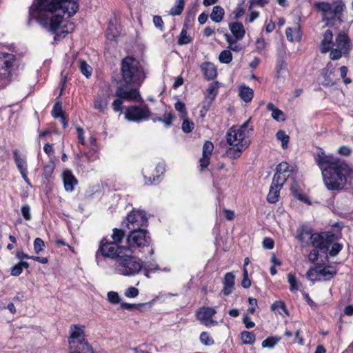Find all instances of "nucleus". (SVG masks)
Masks as SVG:
<instances>
[{
  "label": "nucleus",
  "instance_id": "nucleus-1",
  "mask_svg": "<svg viewBox=\"0 0 353 353\" xmlns=\"http://www.w3.org/2000/svg\"><path fill=\"white\" fill-rule=\"evenodd\" d=\"M120 75V83L113 95L117 98L111 105L115 112L122 111L125 101L134 102L142 101L139 88L146 77L144 68L141 62L131 55H127L121 59Z\"/></svg>",
  "mask_w": 353,
  "mask_h": 353
},
{
  "label": "nucleus",
  "instance_id": "nucleus-2",
  "mask_svg": "<svg viewBox=\"0 0 353 353\" xmlns=\"http://www.w3.org/2000/svg\"><path fill=\"white\" fill-rule=\"evenodd\" d=\"M79 0H35L30 8L28 21L35 19L42 27L56 35L63 21V17L55 14L50 17L45 12L53 13L61 11L68 18L73 17L79 10Z\"/></svg>",
  "mask_w": 353,
  "mask_h": 353
},
{
  "label": "nucleus",
  "instance_id": "nucleus-3",
  "mask_svg": "<svg viewBox=\"0 0 353 353\" xmlns=\"http://www.w3.org/2000/svg\"><path fill=\"white\" fill-rule=\"evenodd\" d=\"M314 160L321 170L323 183L330 191L343 190L347 178H353V170L345 161L333 155H327L321 149L314 157Z\"/></svg>",
  "mask_w": 353,
  "mask_h": 353
},
{
  "label": "nucleus",
  "instance_id": "nucleus-4",
  "mask_svg": "<svg viewBox=\"0 0 353 353\" xmlns=\"http://www.w3.org/2000/svg\"><path fill=\"white\" fill-rule=\"evenodd\" d=\"M127 237L125 232L122 228H114L110 238L103 236L99 243V248L95 253V261L99 266H103L110 256H117L116 254L127 250V245H122L124 239Z\"/></svg>",
  "mask_w": 353,
  "mask_h": 353
},
{
  "label": "nucleus",
  "instance_id": "nucleus-5",
  "mask_svg": "<svg viewBox=\"0 0 353 353\" xmlns=\"http://www.w3.org/2000/svg\"><path fill=\"white\" fill-rule=\"evenodd\" d=\"M312 229L305 225L297 229V240L306 245L310 243L313 248H319L322 252L327 253L330 245L339 240L340 236L331 231L312 233Z\"/></svg>",
  "mask_w": 353,
  "mask_h": 353
},
{
  "label": "nucleus",
  "instance_id": "nucleus-6",
  "mask_svg": "<svg viewBox=\"0 0 353 353\" xmlns=\"http://www.w3.org/2000/svg\"><path fill=\"white\" fill-rule=\"evenodd\" d=\"M314 9L321 12L322 21L325 23L327 26H333L336 21L341 23L343 17V12L346 6L343 0H335L332 3L327 1H316L314 3Z\"/></svg>",
  "mask_w": 353,
  "mask_h": 353
},
{
  "label": "nucleus",
  "instance_id": "nucleus-7",
  "mask_svg": "<svg viewBox=\"0 0 353 353\" xmlns=\"http://www.w3.org/2000/svg\"><path fill=\"white\" fill-rule=\"evenodd\" d=\"M134 252L127 249L121 253L116 254L117 256H110L107 259L114 261L117 271L121 275L134 276L137 274L143 268L141 261L137 260L134 256Z\"/></svg>",
  "mask_w": 353,
  "mask_h": 353
},
{
  "label": "nucleus",
  "instance_id": "nucleus-8",
  "mask_svg": "<svg viewBox=\"0 0 353 353\" xmlns=\"http://www.w3.org/2000/svg\"><path fill=\"white\" fill-rule=\"evenodd\" d=\"M85 326L72 324L68 336V353H94L92 346L85 339Z\"/></svg>",
  "mask_w": 353,
  "mask_h": 353
},
{
  "label": "nucleus",
  "instance_id": "nucleus-9",
  "mask_svg": "<svg viewBox=\"0 0 353 353\" xmlns=\"http://www.w3.org/2000/svg\"><path fill=\"white\" fill-rule=\"evenodd\" d=\"M127 249L134 253H143L147 251L149 256L154 254L152 239L148 230L129 231L126 237Z\"/></svg>",
  "mask_w": 353,
  "mask_h": 353
},
{
  "label": "nucleus",
  "instance_id": "nucleus-10",
  "mask_svg": "<svg viewBox=\"0 0 353 353\" xmlns=\"http://www.w3.org/2000/svg\"><path fill=\"white\" fill-rule=\"evenodd\" d=\"M252 118H249L245 122L239 126H232L226 133V141L228 145H239L248 148L250 143V135L254 131V128L250 123Z\"/></svg>",
  "mask_w": 353,
  "mask_h": 353
},
{
  "label": "nucleus",
  "instance_id": "nucleus-11",
  "mask_svg": "<svg viewBox=\"0 0 353 353\" xmlns=\"http://www.w3.org/2000/svg\"><path fill=\"white\" fill-rule=\"evenodd\" d=\"M151 115L152 112L146 104L129 105L124 112V117L127 121L138 123L148 120Z\"/></svg>",
  "mask_w": 353,
  "mask_h": 353
},
{
  "label": "nucleus",
  "instance_id": "nucleus-12",
  "mask_svg": "<svg viewBox=\"0 0 353 353\" xmlns=\"http://www.w3.org/2000/svg\"><path fill=\"white\" fill-rule=\"evenodd\" d=\"M125 224L130 231L143 230L148 225V219L144 211L133 210L125 216V221L122 222V226Z\"/></svg>",
  "mask_w": 353,
  "mask_h": 353
},
{
  "label": "nucleus",
  "instance_id": "nucleus-13",
  "mask_svg": "<svg viewBox=\"0 0 353 353\" xmlns=\"http://www.w3.org/2000/svg\"><path fill=\"white\" fill-rule=\"evenodd\" d=\"M17 61L16 55L0 51V81H9Z\"/></svg>",
  "mask_w": 353,
  "mask_h": 353
},
{
  "label": "nucleus",
  "instance_id": "nucleus-14",
  "mask_svg": "<svg viewBox=\"0 0 353 353\" xmlns=\"http://www.w3.org/2000/svg\"><path fill=\"white\" fill-rule=\"evenodd\" d=\"M110 88L99 89L94 97L93 107L101 113H105L108 109L109 101L112 97Z\"/></svg>",
  "mask_w": 353,
  "mask_h": 353
},
{
  "label": "nucleus",
  "instance_id": "nucleus-15",
  "mask_svg": "<svg viewBox=\"0 0 353 353\" xmlns=\"http://www.w3.org/2000/svg\"><path fill=\"white\" fill-rule=\"evenodd\" d=\"M216 310L212 307H200L195 312L196 319L205 326L215 325L217 321L213 320Z\"/></svg>",
  "mask_w": 353,
  "mask_h": 353
},
{
  "label": "nucleus",
  "instance_id": "nucleus-16",
  "mask_svg": "<svg viewBox=\"0 0 353 353\" xmlns=\"http://www.w3.org/2000/svg\"><path fill=\"white\" fill-rule=\"evenodd\" d=\"M290 165L286 161H282L276 165V172L273 176L272 181L284 185L290 177L292 170Z\"/></svg>",
  "mask_w": 353,
  "mask_h": 353
},
{
  "label": "nucleus",
  "instance_id": "nucleus-17",
  "mask_svg": "<svg viewBox=\"0 0 353 353\" xmlns=\"http://www.w3.org/2000/svg\"><path fill=\"white\" fill-rule=\"evenodd\" d=\"M321 74L323 79L321 84L325 88L336 85L340 80L335 74V68L332 62L327 63L326 66L322 69Z\"/></svg>",
  "mask_w": 353,
  "mask_h": 353
},
{
  "label": "nucleus",
  "instance_id": "nucleus-18",
  "mask_svg": "<svg viewBox=\"0 0 353 353\" xmlns=\"http://www.w3.org/2000/svg\"><path fill=\"white\" fill-rule=\"evenodd\" d=\"M13 159L16 166L21 174L23 180L30 184V179L28 177V162L26 154H22L17 149L12 150Z\"/></svg>",
  "mask_w": 353,
  "mask_h": 353
},
{
  "label": "nucleus",
  "instance_id": "nucleus-19",
  "mask_svg": "<svg viewBox=\"0 0 353 353\" xmlns=\"http://www.w3.org/2000/svg\"><path fill=\"white\" fill-rule=\"evenodd\" d=\"M214 148L212 141H205L204 142L202 148V157L199 159L198 165L200 172H203L208 168Z\"/></svg>",
  "mask_w": 353,
  "mask_h": 353
},
{
  "label": "nucleus",
  "instance_id": "nucleus-20",
  "mask_svg": "<svg viewBox=\"0 0 353 353\" xmlns=\"http://www.w3.org/2000/svg\"><path fill=\"white\" fill-rule=\"evenodd\" d=\"M64 189L66 192H71L78 184V180L69 169H65L61 174Z\"/></svg>",
  "mask_w": 353,
  "mask_h": 353
},
{
  "label": "nucleus",
  "instance_id": "nucleus-21",
  "mask_svg": "<svg viewBox=\"0 0 353 353\" xmlns=\"http://www.w3.org/2000/svg\"><path fill=\"white\" fill-rule=\"evenodd\" d=\"M335 45L337 48L349 54L352 48V44L348 34L343 32H339L336 37Z\"/></svg>",
  "mask_w": 353,
  "mask_h": 353
},
{
  "label": "nucleus",
  "instance_id": "nucleus-22",
  "mask_svg": "<svg viewBox=\"0 0 353 353\" xmlns=\"http://www.w3.org/2000/svg\"><path fill=\"white\" fill-rule=\"evenodd\" d=\"M223 288L222 289V294L224 296H228L231 294L234 289L235 285V275L232 272H227L223 279Z\"/></svg>",
  "mask_w": 353,
  "mask_h": 353
},
{
  "label": "nucleus",
  "instance_id": "nucleus-23",
  "mask_svg": "<svg viewBox=\"0 0 353 353\" xmlns=\"http://www.w3.org/2000/svg\"><path fill=\"white\" fill-rule=\"evenodd\" d=\"M229 29L232 34V37L234 41H241L245 34V30L243 24L240 21L231 22L228 24Z\"/></svg>",
  "mask_w": 353,
  "mask_h": 353
},
{
  "label": "nucleus",
  "instance_id": "nucleus-24",
  "mask_svg": "<svg viewBox=\"0 0 353 353\" xmlns=\"http://www.w3.org/2000/svg\"><path fill=\"white\" fill-rule=\"evenodd\" d=\"M204 78L208 81L214 80L217 77V69L213 63L205 61L200 65Z\"/></svg>",
  "mask_w": 353,
  "mask_h": 353
},
{
  "label": "nucleus",
  "instance_id": "nucleus-25",
  "mask_svg": "<svg viewBox=\"0 0 353 353\" xmlns=\"http://www.w3.org/2000/svg\"><path fill=\"white\" fill-rule=\"evenodd\" d=\"M283 185L272 181L271 185L269 188V192L267 195L266 199L269 203L274 204L277 203L280 199V192Z\"/></svg>",
  "mask_w": 353,
  "mask_h": 353
},
{
  "label": "nucleus",
  "instance_id": "nucleus-26",
  "mask_svg": "<svg viewBox=\"0 0 353 353\" xmlns=\"http://www.w3.org/2000/svg\"><path fill=\"white\" fill-rule=\"evenodd\" d=\"M222 170L225 172H228V168L225 167V164L223 162H219L214 169H212L210 171L211 176L212 177V183L214 188L216 189L220 188L221 179H219V174Z\"/></svg>",
  "mask_w": 353,
  "mask_h": 353
},
{
  "label": "nucleus",
  "instance_id": "nucleus-27",
  "mask_svg": "<svg viewBox=\"0 0 353 353\" xmlns=\"http://www.w3.org/2000/svg\"><path fill=\"white\" fill-rule=\"evenodd\" d=\"M287 39L290 42H299L302 39V31L299 23L295 28L288 27L285 30Z\"/></svg>",
  "mask_w": 353,
  "mask_h": 353
},
{
  "label": "nucleus",
  "instance_id": "nucleus-28",
  "mask_svg": "<svg viewBox=\"0 0 353 353\" xmlns=\"http://www.w3.org/2000/svg\"><path fill=\"white\" fill-rule=\"evenodd\" d=\"M60 28L61 30L54 35V39L55 41H60L61 39L65 38L69 33H72L75 29V25L72 21H66V23L61 25Z\"/></svg>",
  "mask_w": 353,
  "mask_h": 353
},
{
  "label": "nucleus",
  "instance_id": "nucleus-29",
  "mask_svg": "<svg viewBox=\"0 0 353 353\" xmlns=\"http://www.w3.org/2000/svg\"><path fill=\"white\" fill-rule=\"evenodd\" d=\"M163 169L162 167L158 165L156 167L154 171L156 172V175L153 173L151 174L148 170H146L143 172V176L145 179V183L148 185H152L154 183H159L160 181L161 175L159 174L160 170Z\"/></svg>",
  "mask_w": 353,
  "mask_h": 353
},
{
  "label": "nucleus",
  "instance_id": "nucleus-30",
  "mask_svg": "<svg viewBox=\"0 0 353 353\" xmlns=\"http://www.w3.org/2000/svg\"><path fill=\"white\" fill-rule=\"evenodd\" d=\"M266 108L272 112V117L278 122L284 121L286 119L285 113L276 108L272 103H268Z\"/></svg>",
  "mask_w": 353,
  "mask_h": 353
},
{
  "label": "nucleus",
  "instance_id": "nucleus-31",
  "mask_svg": "<svg viewBox=\"0 0 353 353\" xmlns=\"http://www.w3.org/2000/svg\"><path fill=\"white\" fill-rule=\"evenodd\" d=\"M120 35V31L116 24L112 21H110L105 33V37L109 41H117Z\"/></svg>",
  "mask_w": 353,
  "mask_h": 353
},
{
  "label": "nucleus",
  "instance_id": "nucleus-32",
  "mask_svg": "<svg viewBox=\"0 0 353 353\" xmlns=\"http://www.w3.org/2000/svg\"><path fill=\"white\" fill-rule=\"evenodd\" d=\"M239 96L244 102L249 103L254 97V91L250 87L242 85L239 87Z\"/></svg>",
  "mask_w": 353,
  "mask_h": 353
},
{
  "label": "nucleus",
  "instance_id": "nucleus-33",
  "mask_svg": "<svg viewBox=\"0 0 353 353\" xmlns=\"http://www.w3.org/2000/svg\"><path fill=\"white\" fill-rule=\"evenodd\" d=\"M231 147L225 151V154L231 159H237L241 157L243 152L247 148L238 145H230Z\"/></svg>",
  "mask_w": 353,
  "mask_h": 353
},
{
  "label": "nucleus",
  "instance_id": "nucleus-34",
  "mask_svg": "<svg viewBox=\"0 0 353 353\" xmlns=\"http://www.w3.org/2000/svg\"><path fill=\"white\" fill-rule=\"evenodd\" d=\"M317 266L319 277L321 278V276L325 281L330 280L336 274V271L334 267L327 266L321 268L320 265Z\"/></svg>",
  "mask_w": 353,
  "mask_h": 353
},
{
  "label": "nucleus",
  "instance_id": "nucleus-35",
  "mask_svg": "<svg viewBox=\"0 0 353 353\" xmlns=\"http://www.w3.org/2000/svg\"><path fill=\"white\" fill-rule=\"evenodd\" d=\"M224 15V9L220 6H215L213 7L210 17L212 21L215 23H220L223 20Z\"/></svg>",
  "mask_w": 353,
  "mask_h": 353
},
{
  "label": "nucleus",
  "instance_id": "nucleus-36",
  "mask_svg": "<svg viewBox=\"0 0 353 353\" xmlns=\"http://www.w3.org/2000/svg\"><path fill=\"white\" fill-rule=\"evenodd\" d=\"M188 26L183 25V27L180 32L177 41V43L179 46L187 45L192 42V38L188 34Z\"/></svg>",
  "mask_w": 353,
  "mask_h": 353
},
{
  "label": "nucleus",
  "instance_id": "nucleus-37",
  "mask_svg": "<svg viewBox=\"0 0 353 353\" xmlns=\"http://www.w3.org/2000/svg\"><path fill=\"white\" fill-rule=\"evenodd\" d=\"M240 339L243 344L252 345L256 341V335L252 332L245 330L241 332Z\"/></svg>",
  "mask_w": 353,
  "mask_h": 353
},
{
  "label": "nucleus",
  "instance_id": "nucleus-38",
  "mask_svg": "<svg viewBox=\"0 0 353 353\" xmlns=\"http://www.w3.org/2000/svg\"><path fill=\"white\" fill-rule=\"evenodd\" d=\"M185 7V0H176L175 4L172 6L170 10V14L172 16L180 15Z\"/></svg>",
  "mask_w": 353,
  "mask_h": 353
},
{
  "label": "nucleus",
  "instance_id": "nucleus-39",
  "mask_svg": "<svg viewBox=\"0 0 353 353\" xmlns=\"http://www.w3.org/2000/svg\"><path fill=\"white\" fill-rule=\"evenodd\" d=\"M65 114V112L63 110L62 102L59 100L55 101L51 114L54 119H59V117Z\"/></svg>",
  "mask_w": 353,
  "mask_h": 353
},
{
  "label": "nucleus",
  "instance_id": "nucleus-40",
  "mask_svg": "<svg viewBox=\"0 0 353 353\" xmlns=\"http://www.w3.org/2000/svg\"><path fill=\"white\" fill-rule=\"evenodd\" d=\"M288 281L290 283V290L296 292L299 289V281L297 280L294 273H289L288 274Z\"/></svg>",
  "mask_w": 353,
  "mask_h": 353
},
{
  "label": "nucleus",
  "instance_id": "nucleus-41",
  "mask_svg": "<svg viewBox=\"0 0 353 353\" xmlns=\"http://www.w3.org/2000/svg\"><path fill=\"white\" fill-rule=\"evenodd\" d=\"M276 138L277 140L281 141V147L283 149L288 148L290 141V137L285 133L284 130H279L276 133Z\"/></svg>",
  "mask_w": 353,
  "mask_h": 353
},
{
  "label": "nucleus",
  "instance_id": "nucleus-42",
  "mask_svg": "<svg viewBox=\"0 0 353 353\" xmlns=\"http://www.w3.org/2000/svg\"><path fill=\"white\" fill-rule=\"evenodd\" d=\"M281 339L279 336H271L263 341L261 345L263 347L273 348Z\"/></svg>",
  "mask_w": 353,
  "mask_h": 353
},
{
  "label": "nucleus",
  "instance_id": "nucleus-43",
  "mask_svg": "<svg viewBox=\"0 0 353 353\" xmlns=\"http://www.w3.org/2000/svg\"><path fill=\"white\" fill-rule=\"evenodd\" d=\"M198 11V6L194 5L192 8H189L184 21V26H188L190 23L194 21L195 14Z\"/></svg>",
  "mask_w": 353,
  "mask_h": 353
},
{
  "label": "nucleus",
  "instance_id": "nucleus-44",
  "mask_svg": "<svg viewBox=\"0 0 353 353\" xmlns=\"http://www.w3.org/2000/svg\"><path fill=\"white\" fill-rule=\"evenodd\" d=\"M217 84V82H214L209 85L206 91L205 99H211V101H214L215 99L216 95L218 94Z\"/></svg>",
  "mask_w": 353,
  "mask_h": 353
},
{
  "label": "nucleus",
  "instance_id": "nucleus-45",
  "mask_svg": "<svg viewBox=\"0 0 353 353\" xmlns=\"http://www.w3.org/2000/svg\"><path fill=\"white\" fill-rule=\"evenodd\" d=\"M79 70L82 74L88 78L92 75V68L83 59L79 61Z\"/></svg>",
  "mask_w": 353,
  "mask_h": 353
},
{
  "label": "nucleus",
  "instance_id": "nucleus-46",
  "mask_svg": "<svg viewBox=\"0 0 353 353\" xmlns=\"http://www.w3.org/2000/svg\"><path fill=\"white\" fill-rule=\"evenodd\" d=\"M291 192L293 196L296 199L307 204L311 203L307 196L305 194L302 193L298 188L292 187Z\"/></svg>",
  "mask_w": 353,
  "mask_h": 353
},
{
  "label": "nucleus",
  "instance_id": "nucleus-47",
  "mask_svg": "<svg viewBox=\"0 0 353 353\" xmlns=\"http://www.w3.org/2000/svg\"><path fill=\"white\" fill-rule=\"evenodd\" d=\"M176 119L174 113L172 111H166L162 117V123L166 128L172 125V121Z\"/></svg>",
  "mask_w": 353,
  "mask_h": 353
},
{
  "label": "nucleus",
  "instance_id": "nucleus-48",
  "mask_svg": "<svg viewBox=\"0 0 353 353\" xmlns=\"http://www.w3.org/2000/svg\"><path fill=\"white\" fill-rule=\"evenodd\" d=\"M99 148H91L85 153V157L88 162H93L99 159Z\"/></svg>",
  "mask_w": 353,
  "mask_h": 353
},
{
  "label": "nucleus",
  "instance_id": "nucleus-49",
  "mask_svg": "<svg viewBox=\"0 0 353 353\" xmlns=\"http://www.w3.org/2000/svg\"><path fill=\"white\" fill-rule=\"evenodd\" d=\"M245 0H242L241 3H238L234 11L232 12V14L234 15L233 19L235 20L239 19L245 12V9L243 6Z\"/></svg>",
  "mask_w": 353,
  "mask_h": 353
},
{
  "label": "nucleus",
  "instance_id": "nucleus-50",
  "mask_svg": "<svg viewBox=\"0 0 353 353\" xmlns=\"http://www.w3.org/2000/svg\"><path fill=\"white\" fill-rule=\"evenodd\" d=\"M232 54L229 50H222L219 54V59L222 63L228 64L232 61Z\"/></svg>",
  "mask_w": 353,
  "mask_h": 353
},
{
  "label": "nucleus",
  "instance_id": "nucleus-51",
  "mask_svg": "<svg viewBox=\"0 0 353 353\" xmlns=\"http://www.w3.org/2000/svg\"><path fill=\"white\" fill-rule=\"evenodd\" d=\"M268 46L263 37H260L255 41V51L259 54H263Z\"/></svg>",
  "mask_w": 353,
  "mask_h": 353
},
{
  "label": "nucleus",
  "instance_id": "nucleus-52",
  "mask_svg": "<svg viewBox=\"0 0 353 353\" xmlns=\"http://www.w3.org/2000/svg\"><path fill=\"white\" fill-rule=\"evenodd\" d=\"M349 54L345 53L343 50L339 49L337 48H332V50L330 51V59L332 60H339L340 59L342 56H348Z\"/></svg>",
  "mask_w": 353,
  "mask_h": 353
},
{
  "label": "nucleus",
  "instance_id": "nucleus-53",
  "mask_svg": "<svg viewBox=\"0 0 353 353\" xmlns=\"http://www.w3.org/2000/svg\"><path fill=\"white\" fill-rule=\"evenodd\" d=\"M199 339L201 343L204 345L209 346L214 344V340L208 332H202L200 334Z\"/></svg>",
  "mask_w": 353,
  "mask_h": 353
},
{
  "label": "nucleus",
  "instance_id": "nucleus-54",
  "mask_svg": "<svg viewBox=\"0 0 353 353\" xmlns=\"http://www.w3.org/2000/svg\"><path fill=\"white\" fill-rule=\"evenodd\" d=\"M334 241L332 244L331 249L329 250L328 254L330 256L334 257L339 254V253L342 250L343 248V245L341 243L335 242Z\"/></svg>",
  "mask_w": 353,
  "mask_h": 353
},
{
  "label": "nucleus",
  "instance_id": "nucleus-55",
  "mask_svg": "<svg viewBox=\"0 0 353 353\" xmlns=\"http://www.w3.org/2000/svg\"><path fill=\"white\" fill-rule=\"evenodd\" d=\"M225 41L226 42L228 43V48L232 50V51H234V52H239L241 48L239 47V45L236 44V42L238 41H234V39H232V37L231 35H230L229 34L226 33L225 34Z\"/></svg>",
  "mask_w": 353,
  "mask_h": 353
},
{
  "label": "nucleus",
  "instance_id": "nucleus-56",
  "mask_svg": "<svg viewBox=\"0 0 353 353\" xmlns=\"http://www.w3.org/2000/svg\"><path fill=\"white\" fill-rule=\"evenodd\" d=\"M306 276L312 281L321 280L318 273V266L310 268L306 273Z\"/></svg>",
  "mask_w": 353,
  "mask_h": 353
},
{
  "label": "nucleus",
  "instance_id": "nucleus-57",
  "mask_svg": "<svg viewBox=\"0 0 353 353\" xmlns=\"http://www.w3.org/2000/svg\"><path fill=\"white\" fill-rule=\"evenodd\" d=\"M194 128V123L192 121L190 120L188 118H185L183 119L181 129L185 133L191 132Z\"/></svg>",
  "mask_w": 353,
  "mask_h": 353
},
{
  "label": "nucleus",
  "instance_id": "nucleus-58",
  "mask_svg": "<svg viewBox=\"0 0 353 353\" xmlns=\"http://www.w3.org/2000/svg\"><path fill=\"white\" fill-rule=\"evenodd\" d=\"M146 303H129L126 302H122L121 303V308L123 310H141Z\"/></svg>",
  "mask_w": 353,
  "mask_h": 353
},
{
  "label": "nucleus",
  "instance_id": "nucleus-59",
  "mask_svg": "<svg viewBox=\"0 0 353 353\" xmlns=\"http://www.w3.org/2000/svg\"><path fill=\"white\" fill-rule=\"evenodd\" d=\"M174 108L180 113V117L181 119L187 117L188 112L185 105L183 102L178 101L175 103Z\"/></svg>",
  "mask_w": 353,
  "mask_h": 353
},
{
  "label": "nucleus",
  "instance_id": "nucleus-60",
  "mask_svg": "<svg viewBox=\"0 0 353 353\" xmlns=\"http://www.w3.org/2000/svg\"><path fill=\"white\" fill-rule=\"evenodd\" d=\"M251 280L248 276V271L247 268L243 269V279L241 281V285L243 288L248 289L251 286Z\"/></svg>",
  "mask_w": 353,
  "mask_h": 353
},
{
  "label": "nucleus",
  "instance_id": "nucleus-61",
  "mask_svg": "<svg viewBox=\"0 0 353 353\" xmlns=\"http://www.w3.org/2000/svg\"><path fill=\"white\" fill-rule=\"evenodd\" d=\"M34 250L36 254H39L43 250L45 247L44 241L39 237H37L34 241Z\"/></svg>",
  "mask_w": 353,
  "mask_h": 353
},
{
  "label": "nucleus",
  "instance_id": "nucleus-62",
  "mask_svg": "<svg viewBox=\"0 0 353 353\" xmlns=\"http://www.w3.org/2000/svg\"><path fill=\"white\" fill-rule=\"evenodd\" d=\"M340 75L341 78L343 79V83L345 85L350 84L352 82V79L349 77H347V74L348 72V68L345 65H343L340 67Z\"/></svg>",
  "mask_w": 353,
  "mask_h": 353
},
{
  "label": "nucleus",
  "instance_id": "nucleus-63",
  "mask_svg": "<svg viewBox=\"0 0 353 353\" xmlns=\"http://www.w3.org/2000/svg\"><path fill=\"white\" fill-rule=\"evenodd\" d=\"M84 156L81 153L74 154L73 165L77 168H84L83 165Z\"/></svg>",
  "mask_w": 353,
  "mask_h": 353
},
{
  "label": "nucleus",
  "instance_id": "nucleus-64",
  "mask_svg": "<svg viewBox=\"0 0 353 353\" xmlns=\"http://www.w3.org/2000/svg\"><path fill=\"white\" fill-rule=\"evenodd\" d=\"M21 214L23 219L26 221H30L32 219V215L30 212V207L28 204H24L21 206Z\"/></svg>",
  "mask_w": 353,
  "mask_h": 353
}]
</instances>
